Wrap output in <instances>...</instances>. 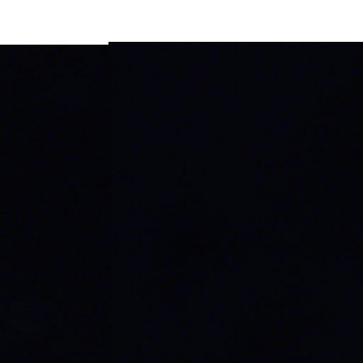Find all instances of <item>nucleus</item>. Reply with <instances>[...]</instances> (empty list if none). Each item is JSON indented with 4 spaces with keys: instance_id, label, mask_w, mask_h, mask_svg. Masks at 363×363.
Wrapping results in <instances>:
<instances>
[{
    "instance_id": "2",
    "label": "nucleus",
    "mask_w": 363,
    "mask_h": 363,
    "mask_svg": "<svg viewBox=\"0 0 363 363\" xmlns=\"http://www.w3.org/2000/svg\"><path fill=\"white\" fill-rule=\"evenodd\" d=\"M177 144H178V146L179 148L181 146V137H182V129H181L180 125H179L177 128Z\"/></svg>"
},
{
    "instance_id": "1",
    "label": "nucleus",
    "mask_w": 363,
    "mask_h": 363,
    "mask_svg": "<svg viewBox=\"0 0 363 363\" xmlns=\"http://www.w3.org/2000/svg\"><path fill=\"white\" fill-rule=\"evenodd\" d=\"M160 128L158 132V136L157 138V142L159 143H164L169 140V124H160Z\"/></svg>"
},
{
    "instance_id": "3",
    "label": "nucleus",
    "mask_w": 363,
    "mask_h": 363,
    "mask_svg": "<svg viewBox=\"0 0 363 363\" xmlns=\"http://www.w3.org/2000/svg\"><path fill=\"white\" fill-rule=\"evenodd\" d=\"M43 139L54 141L55 140V138L52 132H49L47 135L43 136Z\"/></svg>"
},
{
    "instance_id": "4",
    "label": "nucleus",
    "mask_w": 363,
    "mask_h": 363,
    "mask_svg": "<svg viewBox=\"0 0 363 363\" xmlns=\"http://www.w3.org/2000/svg\"><path fill=\"white\" fill-rule=\"evenodd\" d=\"M284 125L288 127V126H289V124L287 123H284Z\"/></svg>"
}]
</instances>
